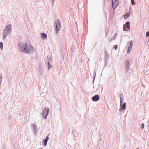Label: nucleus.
Wrapping results in <instances>:
<instances>
[{
    "mask_svg": "<svg viewBox=\"0 0 149 149\" xmlns=\"http://www.w3.org/2000/svg\"><path fill=\"white\" fill-rule=\"evenodd\" d=\"M113 1H118V0H113Z\"/></svg>",
    "mask_w": 149,
    "mask_h": 149,
    "instance_id": "obj_29",
    "label": "nucleus"
},
{
    "mask_svg": "<svg viewBox=\"0 0 149 149\" xmlns=\"http://www.w3.org/2000/svg\"><path fill=\"white\" fill-rule=\"evenodd\" d=\"M118 4V1H112V7L113 9H115L117 6Z\"/></svg>",
    "mask_w": 149,
    "mask_h": 149,
    "instance_id": "obj_8",
    "label": "nucleus"
},
{
    "mask_svg": "<svg viewBox=\"0 0 149 149\" xmlns=\"http://www.w3.org/2000/svg\"><path fill=\"white\" fill-rule=\"evenodd\" d=\"M117 34H115L113 36V37L112 38H111L109 40V42H111V40H115V39L116 38V35Z\"/></svg>",
    "mask_w": 149,
    "mask_h": 149,
    "instance_id": "obj_15",
    "label": "nucleus"
},
{
    "mask_svg": "<svg viewBox=\"0 0 149 149\" xmlns=\"http://www.w3.org/2000/svg\"><path fill=\"white\" fill-rule=\"evenodd\" d=\"M54 0H52V3H53V4H54Z\"/></svg>",
    "mask_w": 149,
    "mask_h": 149,
    "instance_id": "obj_28",
    "label": "nucleus"
},
{
    "mask_svg": "<svg viewBox=\"0 0 149 149\" xmlns=\"http://www.w3.org/2000/svg\"><path fill=\"white\" fill-rule=\"evenodd\" d=\"M133 45V43L131 41L130 43V46L128 47L130 49H132V47Z\"/></svg>",
    "mask_w": 149,
    "mask_h": 149,
    "instance_id": "obj_16",
    "label": "nucleus"
},
{
    "mask_svg": "<svg viewBox=\"0 0 149 149\" xmlns=\"http://www.w3.org/2000/svg\"><path fill=\"white\" fill-rule=\"evenodd\" d=\"M146 36L147 37L149 36V31L147 32L146 33Z\"/></svg>",
    "mask_w": 149,
    "mask_h": 149,
    "instance_id": "obj_22",
    "label": "nucleus"
},
{
    "mask_svg": "<svg viewBox=\"0 0 149 149\" xmlns=\"http://www.w3.org/2000/svg\"><path fill=\"white\" fill-rule=\"evenodd\" d=\"M47 61L48 62H50V63H52V58L51 57H48V58H47Z\"/></svg>",
    "mask_w": 149,
    "mask_h": 149,
    "instance_id": "obj_14",
    "label": "nucleus"
},
{
    "mask_svg": "<svg viewBox=\"0 0 149 149\" xmlns=\"http://www.w3.org/2000/svg\"><path fill=\"white\" fill-rule=\"evenodd\" d=\"M18 46L20 51L26 54H30L34 52L33 47L26 43H20Z\"/></svg>",
    "mask_w": 149,
    "mask_h": 149,
    "instance_id": "obj_1",
    "label": "nucleus"
},
{
    "mask_svg": "<svg viewBox=\"0 0 149 149\" xmlns=\"http://www.w3.org/2000/svg\"><path fill=\"white\" fill-rule=\"evenodd\" d=\"M49 139L48 136H47L45 139H43L42 142V144L44 146H45L47 145V141Z\"/></svg>",
    "mask_w": 149,
    "mask_h": 149,
    "instance_id": "obj_9",
    "label": "nucleus"
},
{
    "mask_svg": "<svg viewBox=\"0 0 149 149\" xmlns=\"http://www.w3.org/2000/svg\"><path fill=\"white\" fill-rule=\"evenodd\" d=\"M3 44L2 42H0V48L2 50L3 48Z\"/></svg>",
    "mask_w": 149,
    "mask_h": 149,
    "instance_id": "obj_18",
    "label": "nucleus"
},
{
    "mask_svg": "<svg viewBox=\"0 0 149 149\" xmlns=\"http://www.w3.org/2000/svg\"><path fill=\"white\" fill-rule=\"evenodd\" d=\"M49 109L48 108H46L45 109H43L42 113V114L45 119H46L47 118L48 115Z\"/></svg>",
    "mask_w": 149,
    "mask_h": 149,
    "instance_id": "obj_4",
    "label": "nucleus"
},
{
    "mask_svg": "<svg viewBox=\"0 0 149 149\" xmlns=\"http://www.w3.org/2000/svg\"><path fill=\"white\" fill-rule=\"evenodd\" d=\"M41 37L43 40L45 39L47 37V35L45 33H41Z\"/></svg>",
    "mask_w": 149,
    "mask_h": 149,
    "instance_id": "obj_12",
    "label": "nucleus"
},
{
    "mask_svg": "<svg viewBox=\"0 0 149 149\" xmlns=\"http://www.w3.org/2000/svg\"><path fill=\"white\" fill-rule=\"evenodd\" d=\"M99 99V96L97 95H96L94 96H93L92 98V100L93 101H97Z\"/></svg>",
    "mask_w": 149,
    "mask_h": 149,
    "instance_id": "obj_7",
    "label": "nucleus"
},
{
    "mask_svg": "<svg viewBox=\"0 0 149 149\" xmlns=\"http://www.w3.org/2000/svg\"><path fill=\"white\" fill-rule=\"evenodd\" d=\"M131 4L132 5H135V2L134 1V0H131Z\"/></svg>",
    "mask_w": 149,
    "mask_h": 149,
    "instance_id": "obj_19",
    "label": "nucleus"
},
{
    "mask_svg": "<svg viewBox=\"0 0 149 149\" xmlns=\"http://www.w3.org/2000/svg\"><path fill=\"white\" fill-rule=\"evenodd\" d=\"M0 79H1L0 83H1V84L2 79V78H3L2 76H0Z\"/></svg>",
    "mask_w": 149,
    "mask_h": 149,
    "instance_id": "obj_26",
    "label": "nucleus"
},
{
    "mask_svg": "<svg viewBox=\"0 0 149 149\" xmlns=\"http://www.w3.org/2000/svg\"><path fill=\"white\" fill-rule=\"evenodd\" d=\"M136 149H139V148H137Z\"/></svg>",
    "mask_w": 149,
    "mask_h": 149,
    "instance_id": "obj_30",
    "label": "nucleus"
},
{
    "mask_svg": "<svg viewBox=\"0 0 149 149\" xmlns=\"http://www.w3.org/2000/svg\"><path fill=\"white\" fill-rule=\"evenodd\" d=\"M131 49H130L128 47V50L127 51L128 53H129L131 52Z\"/></svg>",
    "mask_w": 149,
    "mask_h": 149,
    "instance_id": "obj_25",
    "label": "nucleus"
},
{
    "mask_svg": "<svg viewBox=\"0 0 149 149\" xmlns=\"http://www.w3.org/2000/svg\"><path fill=\"white\" fill-rule=\"evenodd\" d=\"M11 27V24H8L6 26L3 32V39H5L7 36L11 33L12 31Z\"/></svg>",
    "mask_w": 149,
    "mask_h": 149,
    "instance_id": "obj_2",
    "label": "nucleus"
},
{
    "mask_svg": "<svg viewBox=\"0 0 149 149\" xmlns=\"http://www.w3.org/2000/svg\"><path fill=\"white\" fill-rule=\"evenodd\" d=\"M48 70H49L51 68V63H50V62H48Z\"/></svg>",
    "mask_w": 149,
    "mask_h": 149,
    "instance_id": "obj_17",
    "label": "nucleus"
},
{
    "mask_svg": "<svg viewBox=\"0 0 149 149\" xmlns=\"http://www.w3.org/2000/svg\"><path fill=\"white\" fill-rule=\"evenodd\" d=\"M144 123H142L140 127L142 129H143L144 128Z\"/></svg>",
    "mask_w": 149,
    "mask_h": 149,
    "instance_id": "obj_21",
    "label": "nucleus"
},
{
    "mask_svg": "<svg viewBox=\"0 0 149 149\" xmlns=\"http://www.w3.org/2000/svg\"><path fill=\"white\" fill-rule=\"evenodd\" d=\"M126 26L127 28L129 29L130 28V22L127 21L123 25V30L125 31H127Z\"/></svg>",
    "mask_w": 149,
    "mask_h": 149,
    "instance_id": "obj_5",
    "label": "nucleus"
},
{
    "mask_svg": "<svg viewBox=\"0 0 149 149\" xmlns=\"http://www.w3.org/2000/svg\"><path fill=\"white\" fill-rule=\"evenodd\" d=\"M123 95H122V93L121 95H120V99L121 98H123Z\"/></svg>",
    "mask_w": 149,
    "mask_h": 149,
    "instance_id": "obj_27",
    "label": "nucleus"
},
{
    "mask_svg": "<svg viewBox=\"0 0 149 149\" xmlns=\"http://www.w3.org/2000/svg\"><path fill=\"white\" fill-rule=\"evenodd\" d=\"M123 98H121L120 99V104H122V102H123Z\"/></svg>",
    "mask_w": 149,
    "mask_h": 149,
    "instance_id": "obj_24",
    "label": "nucleus"
},
{
    "mask_svg": "<svg viewBox=\"0 0 149 149\" xmlns=\"http://www.w3.org/2000/svg\"><path fill=\"white\" fill-rule=\"evenodd\" d=\"M130 14L129 13H125L124 15V17L125 19H127V18L130 16Z\"/></svg>",
    "mask_w": 149,
    "mask_h": 149,
    "instance_id": "obj_13",
    "label": "nucleus"
},
{
    "mask_svg": "<svg viewBox=\"0 0 149 149\" xmlns=\"http://www.w3.org/2000/svg\"><path fill=\"white\" fill-rule=\"evenodd\" d=\"M130 67V62L128 60H126L125 62V68L126 71H127Z\"/></svg>",
    "mask_w": 149,
    "mask_h": 149,
    "instance_id": "obj_10",
    "label": "nucleus"
},
{
    "mask_svg": "<svg viewBox=\"0 0 149 149\" xmlns=\"http://www.w3.org/2000/svg\"><path fill=\"white\" fill-rule=\"evenodd\" d=\"M126 103L125 102L124 103L121 104H120V108L119 110L120 111H121L123 110H125L126 109Z\"/></svg>",
    "mask_w": 149,
    "mask_h": 149,
    "instance_id": "obj_6",
    "label": "nucleus"
},
{
    "mask_svg": "<svg viewBox=\"0 0 149 149\" xmlns=\"http://www.w3.org/2000/svg\"><path fill=\"white\" fill-rule=\"evenodd\" d=\"M118 47V45H116L114 46V48L115 50H117V49Z\"/></svg>",
    "mask_w": 149,
    "mask_h": 149,
    "instance_id": "obj_23",
    "label": "nucleus"
},
{
    "mask_svg": "<svg viewBox=\"0 0 149 149\" xmlns=\"http://www.w3.org/2000/svg\"><path fill=\"white\" fill-rule=\"evenodd\" d=\"M93 76H94V80L95 79L96 77V72H95V70L94 72L93 73Z\"/></svg>",
    "mask_w": 149,
    "mask_h": 149,
    "instance_id": "obj_20",
    "label": "nucleus"
},
{
    "mask_svg": "<svg viewBox=\"0 0 149 149\" xmlns=\"http://www.w3.org/2000/svg\"><path fill=\"white\" fill-rule=\"evenodd\" d=\"M55 26V30L56 31V34H57L59 31L61 27L60 20L58 19L55 21L54 22Z\"/></svg>",
    "mask_w": 149,
    "mask_h": 149,
    "instance_id": "obj_3",
    "label": "nucleus"
},
{
    "mask_svg": "<svg viewBox=\"0 0 149 149\" xmlns=\"http://www.w3.org/2000/svg\"><path fill=\"white\" fill-rule=\"evenodd\" d=\"M31 126L35 134H36V132L37 127L34 124L31 125Z\"/></svg>",
    "mask_w": 149,
    "mask_h": 149,
    "instance_id": "obj_11",
    "label": "nucleus"
}]
</instances>
